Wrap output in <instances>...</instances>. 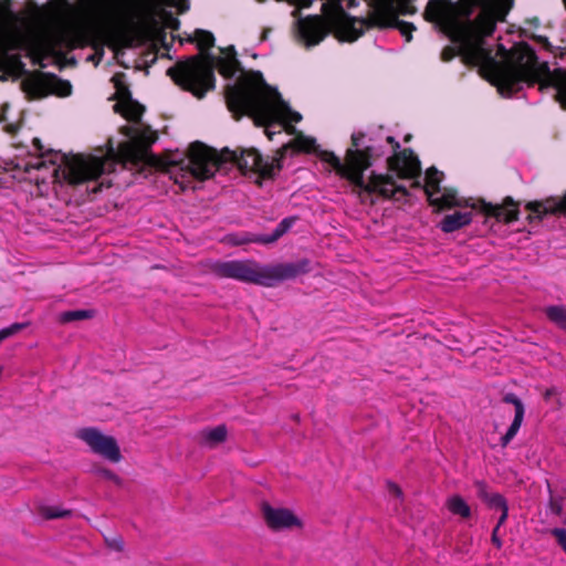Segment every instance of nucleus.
Listing matches in <instances>:
<instances>
[{"label": "nucleus", "instance_id": "nucleus-49", "mask_svg": "<svg viewBox=\"0 0 566 566\" xmlns=\"http://www.w3.org/2000/svg\"><path fill=\"white\" fill-rule=\"evenodd\" d=\"M221 52L224 54V56H235L237 57V51L233 45H229L224 49H221Z\"/></svg>", "mask_w": 566, "mask_h": 566}, {"label": "nucleus", "instance_id": "nucleus-18", "mask_svg": "<svg viewBox=\"0 0 566 566\" xmlns=\"http://www.w3.org/2000/svg\"><path fill=\"white\" fill-rule=\"evenodd\" d=\"M525 210L528 211L526 220L531 224L541 222L549 214H566V193L559 199L549 197L544 200L528 201Z\"/></svg>", "mask_w": 566, "mask_h": 566}, {"label": "nucleus", "instance_id": "nucleus-22", "mask_svg": "<svg viewBox=\"0 0 566 566\" xmlns=\"http://www.w3.org/2000/svg\"><path fill=\"white\" fill-rule=\"evenodd\" d=\"M290 149H293L296 153H317V145L314 138L307 137L298 132L294 139L282 145L276 150L275 160L282 163Z\"/></svg>", "mask_w": 566, "mask_h": 566}, {"label": "nucleus", "instance_id": "nucleus-40", "mask_svg": "<svg viewBox=\"0 0 566 566\" xmlns=\"http://www.w3.org/2000/svg\"><path fill=\"white\" fill-rule=\"evenodd\" d=\"M314 0H291V4L296 6V8L292 11V17L295 19L301 17V9H307L312 7Z\"/></svg>", "mask_w": 566, "mask_h": 566}, {"label": "nucleus", "instance_id": "nucleus-50", "mask_svg": "<svg viewBox=\"0 0 566 566\" xmlns=\"http://www.w3.org/2000/svg\"><path fill=\"white\" fill-rule=\"evenodd\" d=\"M557 394V390L556 388H548L545 390L543 397L546 401H548L553 396H555Z\"/></svg>", "mask_w": 566, "mask_h": 566}, {"label": "nucleus", "instance_id": "nucleus-57", "mask_svg": "<svg viewBox=\"0 0 566 566\" xmlns=\"http://www.w3.org/2000/svg\"><path fill=\"white\" fill-rule=\"evenodd\" d=\"M265 39H266V33L264 32L262 35V40H265Z\"/></svg>", "mask_w": 566, "mask_h": 566}, {"label": "nucleus", "instance_id": "nucleus-33", "mask_svg": "<svg viewBox=\"0 0 566 566\" xmlns=\"http://www.w3.org/2000/svg\"><path fill=\"white\" fill-rule=\"evenodd\" d=\"M93 315L94 312L90 310L66 311L60 314V322L66 324L75 321L90 319Z\"/></svg>", "mask_w": 566, "mask_h": 566}, {"label": "nucleus", "instance_id": "nucleus-34", "mask_svg": "<svg viewBox=\"0 0 566 566\" xmlns=\"http://www.w3.org/2000/svg\"><path fill=\"white\" fill-rule=\"evenodd\" d=\"M547 491H548V509L552 514L560 517L564 514V505L563 501H560V497H557L555 495V492L552 490V486L549 483H547Z\"/></svg>", "mask_w": 566, "mask_h": 566}, {"label": "nucleus", "instance_id": "nucleus-8", "mask_svg": "<svg viewBox=\"0 0 566 566\" xmlns=\"http://www.w3.org/2000/svg\"><path fill=\"white\" fill-rule=\"evenodd\" d=\"M429 205L438 212L455 207H471L479 209L486 217L495 218L507 224L517 221L520 217L518 202L512 197H505L502 205H493L483 199L478 205H471L468 200L459 198L455 189H444L442 196L438 198H431V193H429Z\"/></svg>", "mask_w": 566, "mask_h": 566}, {"label": "nucleus", "instance_id": "nucleus-4", "mask_svg": "<svg viewBox=\"0 0 566 566\" xmlns=\"http://www.w3.org/2000/svg\"><path fill=\"white\" fill-rule=\"evenodd\" d=\"M224 163L234 164L243 174H258L256 184L262 186L263 179H274L276 172L282 169L281 161L274 157H263L255 148H241L229 150L224 148L221 153L208 147L201 142H193L188 148V164L192 176L199 180L211 178Z\"/></svg>", "mask_w": 566, "mask_h": 566}, {"label": "nucleus", "instance_id": "nucleus-12", "mask_svg": "<svg viewBox=\"0 0 566 566\" xmlns=\"http://www.w3.org/2000/svg\"><path fill=\"white\" fill-rule=\"evenodd\" d=\"M23 91L31 99L44 98L51 94L67 97L72 94V85L53 73L36 72L22 83Z\"/></svg>", "mask_w": 566, "mask_h": 566}, {"label": "nucleus", "instance_id": "nucleus-32", "mask_svg": "<svg viewBox=\"0 0 566 566\" xmlns=\"http://www.w3.org/2000/svg\"><path fill=\"white\" fill-rule=\"evenodd\" d=\"M460 50L462 51V53H463L464 57H465L469 62H471V63H473V64H475V65H479V66L481 67V71L483 72L484 76H485V77H486V78H488V80H489V81H490L494 86H496V85L493 83V81L491 80V77H490L489 73H488V72H485V71L483 70L482 65H481L480 63H475L473 60H471L470 57H468V56H467L465 51H464V49H463V46H462L461 44H460V49L454 48V46H450V45L446 46V48L442 50V52H441V60H442L443 62H450V61H452V60H453V59H454V57L460 53Z\"/></svg>", "mask_w": 566, "mask_h": 566}, {"label": "nucleus", "instance_id": "nucleus-37", "mask_svg": "<svg viewBox=\"0 0 566 566\" xmlns=\"http://www.w3.org/2000/svg\"><path fill=\"white\" fill-rule=\"evenodd\" d=\"M395 12H397V18L399 15H413L417 12V8L412 0H398L397 4L395 3Z\"/></svg>", "mask_w": 566, "mask_h": 566}, {"label": "nucleus", "instance_id": "nucleus-41", "mask_svg": "<svg viewBox=\"0 0 566 566\" xmlns=\"http://www.w3.org/2000/svg\"><path fill=\"white\" fill-rule=\"evenodd\" d=\"M551 534L555 537L558 545L566 554V528H553Z\"/></svg>", "mask_w": 566, "mask_h": 566}, {"label": "nucleus", "instance_id": "nucleus-53", "mask_svg": "<svg viewBox=\"0 0 566 566\" xmlns=\"http://www.w3.org/2000/svg\"><path fill=\"white\" fill-rule=\"evenodd\" d=\"M411 187L412 188H422L423 189V186L421 185V182L419 180H415L412 184H411Z\"/></svg>", "mask_w": 566, "mask_h": 566}, {"label": "nucleus", "instance_id": "nucleus-5", "mask_svg": "<svg viewBox=\"0 0 566 566\" xmlns=\"http://www.w3.org/2000/svg\"><path fill=\"white\" fill-rule=\"evenodd\" d=\"M224 78H232L235 73L240 76L233 85L249 71H245L235 56H214L211 53L193 55L186 61H179L167 70V75L181 90L201 99L216 88L214 70ZM252 70H250L251 72Z\"/></svg>", "mask_w": 566, "mask_h": 566}, {"label": "nucleus", "instance_id": "nucleus-25", "mask_svg": "<svg viewBox=\"0 0 566 566\" xmlns=\"http://www.w3.org/2000/svg\"><path fill=\"white\" fill-rule=\"evenodd\" d=\"M113 109L115 113L120 114L128 122H134V123L139 122L145 112V107L142 104H139L137 101H135L134 98H132L125 103H123V102L116 103L113 106Z\"/></svg>", "mask_w": 566, "mask_h": 566}, {"label": "nucleus", "instance_id": "nucleus-30", "mask_svg": "<svg viewBox=\"0 0 566 566\" xmlns=\"http://www.w3.org/2000/svg\"><path fill=\"white\" fill-rule=\"evenodd\" d=\"M124 76L125 75L123 73H117L112 77V81L116 88V92H115L114 96L112 97V99H116L117 103H120V102L125 103L133 98L129 86L123 80Z\"/></svg>", "mask_w": 566, "mask_h": 566}, {"label": "nucleus", "instance_id": "nucleus-46", "mask_svg": "<svg viewBox=\"0 0 566 566\" xmlns=\"http://www.w3.org/2000/svg\"><path fill=\"white\" fill-rule=\"evenodd\" d=\"M9 63L14 69H23L24 64L21 62L20 57L17 55H13L9 59Z\"/></svg>", "mask_w": 566, "mask_h": 566}, {"label": "nucleus", "instance_id": "nucleus-3", "mask_svg": "<svg viewBox=\"0 0 566 566\" xmlns=\"http://www.w3.org/2000/svg\"><path fill=\"white\" fill-rule=\"evenodd\" d=\"M365 138L366 135L363 132L352 134V146L345 153L344 163L331 150H317V155L322 161L329 164L340 178L359 189V195L361 192L376 195L385 200H399L397 195L408 197L409 190L403 185L397 184L392 175L371 171L365 180L364 172L386 154L381 144L371 138L368 144H365Z\"/></svg>", "mask_w": 566, "mask_h": 566}, {"label": "nucleus", "instance_id": "nucleus-27", "mask_svg": "<svg viewBox=\"0 0 566 566\" xmlns=\"http://www.w3.org/2000/svg\"><path fill=\"white\" fill-rule=\"evenodd\" d=\"M200 434L202 442L213 448L227 439L228 430L224 424H219L212 429L202 430Z\"/></svg>", "mask_w": 566, "mask_h": 566}, {"label": "nucleus", "instance_id": "nucleus-13", "mask_svg": "<svg viewBox=\"0 0 566 566\" xmlns=\"http://www.w3.org/2000/svg\"><path fill=\"white\" fill-rule=\"evenodd\" d=\"M386 142L391 146L394 154L387 158V168L396 172L399 179H415L421 174L420 160L411 148L400 150V144L394 136Z\"/></svg>", "mask_w": 566, "mask_h": 566}, {"label": "nucleus", "instance_id": "nucleus-56", "mask_svg": "<svg viewBox=\"0 0 566 566\" xmlns=\"http://www.w3.org/2000/svg\"><path fill=\"white\" fill-rule=\"evenodd\" d=\"M410 138H411V137H410V135L406 136V137H405V142H409V140H410Z\"/></svg>", "mask_w": 566, "mask_h": 566}, {"label": "nucleus", "instance_id": "nucleus-48", "mask_svg": "<svg viewBox=\"0 0 566 566\" xmlns=\"http://www.w3.org/2000/svg\"><path fill=\"white\" fill-rule=\"evenodd\" d=\"M32 144L35 147V149L41 153L40 156L44 157L45 154L43 153V145H42L41 139L38 138V137H34L33 140H32Z\"/></svg>", "mask_w": 566, "mask_h": 566}, {"label": "nucleus", "instance_id": "nucleus-1", "mask_svg": "<svg viewBox=\"0 0 566 566\" xmlns=\"http://www.w3.org/2000/svg\"><path fill=\"white\" fill-rule=\"evenodd\" d=\"M450 0H429L423 18L440 24L442 32L453 42L461 44L468 57L480 63L496 85L501 95L511 97L522 90V84L554 87L555 99L566 109V70L557 67L551 71L547 62H539L534 49L526 42L515 43L510 50L497 45V61L493 50L485 46V38L496 28L494 18L481 12L474 21H460L450 15Z\"/></svg>", "mask_w": 566, "mask_h": 566}, {"label": "nucleus", "instance_id": "nucleus-11", "mask_svg": "<svg viewBox=\"0 0 566 566\" xmlns=\"http://www.w3.org/2000/svg\"><path fill=\"white\" fill-rule=\"evenodd\" d=\"M130 142L122 143L118 146L116 156L123 164L138 165L144 163L150 146L158 139L156 132L149 127L137 129L126 127Z\"/></svg>", "mask_w": 566, "mask_h": 566}, {"label": "nucleus", "instance_id": "nucleus-9", "mask_svg": "<svg viewBox=\"0 0 566 566\" xmlns=\"http://www.w3.org/2000/svg\"><path fill=\"white\" fill-rule=\"evenodd\" d=\"M115 163L108 158L73 156L65 157L63 176L70 185H81L88 180H96L105 172H109Z\"/></svg>", "mask_w": 566, "mask_h": 566}, {"label": "nucleus", "instance_id": "nucleus-29", "mask_svg": "<svg viewBox=\"0 0 566 566\" xmlns=\"http://www.w3.org/2000/svg\"><path fill=\"white\" fill-rule=\"evenodd\" d=\"M189 41L197 43V48L200 51L198 55H205L214 45L216 39L210 31L197 29L193 38H190Z\"/></svg>", "mask_w": 566, "mask_h": 566}, {"label": "nucleus", "instance_id": "nucleus-43", "mask_svg": "<svg viewBox=\"0 0 566 566\" xmlns=\"http://www.w3.org/2000/svg\"><path fill=\"white\" fill-rule=\"evenodd\" d=\"M501 511V516L499 517V521L495 525V527H497L500 530V527L506 522L507 520V516H509V505L505 504L504 506H502L501 509H499Z\"/></svg>", "mask_w": 566, "mask_h": 566}, {"label": "nucleus", "instance_id": "nucleus-16", "mask_svg": "<svg viewBox=\"0 0 566 566\" xmlns=\"http://www.w3.org/2000/svg\"><path fill=\"white\" fill-rule=\"evenodd\" d=\"M76 436L83 440L94 453H97L112 462H118L120 460V450L113 437L103 434L96 428L81 429Z\"/></svg>", "mask_w": 566, "mask_h": 566}, {"label": "nucleus", "instance_id": "nucleus-7", "mask_svg": "<svg viewBox=\"0 0 566 566\" xmlns=\"http://www.w3.org/2000/svg\"><path fill=\"white\" fill-rule=\"evenodd\" d=\"M61 41L69 51L91 46L94 54L87 60L98 64L104 56L106 44L130 48L134 36L133 28L128 22L116 20L71 28L61 35Z\"/></svg>", "mask_w": 566, "mask_h": 566}, {"label": "nucleus", "instance_id": "nucleus-17", "mask_svg": "<svg viewBox=\"0 0 566 566\" xmlns=\"http://www.w3.org/2000/svg\"><path fill=\"white\" fill-rule=\"evenodd\" d=\"M297 217H287L281 220L271 234H255L251 232L232 233L227 237L228 243L243 245L247 243L271 244L282 238L296 222Z\"/></svg>", "mask_w": 566, "mask_h": 566}, {"label": "nucleus", "instance_id": "nucleus-45", "mask_svg": "<svg viewBox=\"0 0 566 566\" xmlns=\"http://www.w3.org/2000/svg\"><path fill=\"white\" fill-rule=\"evenodd\" d=\"M497 533H499V528L494 527L493 532H492L491 541H492L493 545L496 546V548H501L502 547V541L499 537Z\"/></svg>", "mask_w": 566, "mask_h": 566}, {"label": "nucleus", "instance_id": "nucleus-26", "mask_svg": "<svg viewBox=\"0 0 566 566\" xmlns=\"http://www.w3.org/2000/svg\"><path fill=\"white\" fill-rule=\"evenodd\" d=\"M444 175L442 171L438 170L434 166L430 167L426 171L424 177V186L423 191L427 196V200L429 201V193H431V198L436 193H439L441 191V182Z\"/></svg>", "mask_w": 566, "mask_h": 566}, {"label": "nucleus", "instance_id": "nucleus-31", "mask_svg": "<svg viewBox=\"0 0 566 566\" xmlns=\"http://www.w3.org/2000/svg\"><path fill=\"white\" fill-rule=\"evenodd\" d=\"M447 507L452 514L459 515L463 518L471 516L470 506L460 495L451 496L447 502Z\"/></svg>", "mask_w": 566, "mask_h": 566}, {"label": "nucleus", "instance_id": "nucleus-21", "mask_svg": "<svg viewBox=\"0 0 566 566\" xmlns=\"http://www.w3.org/2000/svg\"><path fill=\"white\" fill-rule=\"evenodd\" d=\"M502 400L505 403L513 405L514 409H515L514 419H513L511 426L509 427L506 433L501 438V446L506 447L517 434V432L522 426V422L524 419V413H525V408H524L522 400L513 392L505 394L503 396Z\"/></svg>", "mask_w": 566, "mask_h": 566}, {"label": "nucleus", "instance_id": "nucleus-38", "mask_svg": "<svg viewBox=\"0 0 566 566\" xmlns=\"http://www.w3.org/2000/svg\"><path fill=\"white\" fill-rule=\"evenodd\" d=\"M481 0H459V12L467 18L465 21H471L470 15L473 13L474 8L480 4Z\"/></svg>", "mask_w": 566, "mask_h": 566}, {"label": "nucleus", "instance_id": "nucleus-19", "mask_svg": "<svg viewBox=\"0 0 566 566\" xmlns=\"http://www.w3.org/2000/svg\"><path fill=\"white\" fill-rule=\"evenodd\" d=\"M262 516L268 527L272 531H281L284 528H292L294 526H301V521L297 516L289 509L273 507L269 503L263 502L261 504Z\"/></svg>", "mask_w": 566, "mask_h": 566}, {"label": "nucleus", "instance_id": "nucleus-24", "mask_svg": "<svg viewBox=\"0 0 566 566\" xmlns=\"http://www.w3.org/2000/svg\"><path fill=\"white\" fill-rule=\"evenodd\" d=\"M476 495L478 497L485 503L490 509L499 510L505 504H507L505 497L497 493V492H491L483 481H476L474 483Z\"/></svg>", "mask_w": 566, "mask_h": 566}, {"label": "nucleus", "instance_id": "nucleus-35", "mask_svg": "<svg viewBox=\"0 0 566 566\" xmlns=\"http://www.w3.org/2000/svg\"><path fill=\"white\" fill-rule=\"evenodd\" d=\"M531 39L534 40L535 42H537L538 44H541L544 50H546L547 52L553 54L555 57H557V56L558 57H563L564 56L563 48L554 46L548 41V39L546 36L537 35V34H532Z\"/></svg>", "mask_w": 566, "mask_h": 566}, {"label": "nucleus", "instance_id": "nucleus-59", "mask_svg": "<svg viewBox=\"0 0 566 566\" xmlns=\"http://www.w3.org/2000/svg\"><path fill=\"white\" fill-rule=\"evenodd\" d=\"M563 2H564V6H565V9H566V0H563Z\"/></svg>", "mask_w": 566, "mask_h": 566}, {"label": "nucleus", "instance_id": "nucleus-51", "mask_svg": "<svg viewBox=\"0 0 566 566\" xmlns=\"http://www.w3.org/2000/svg\"><path fill=\"white\" fill-rule=\"evenodd\" d=\"M557 497H560V501L564 502L566 500V489H562L558 493H555Z\"/></svg>", "mask_w": 566, "mask_h": 566}, {"label": "nucleus", "instance_id": "nucleus-54", "mask_svg": "<svg viewBox=\"0 0 566 566\" xmlns=\"http://www.w3.org/2000/svg\"><path fill=\"white\" fill-rule=\"evenodd\" d=\"M101 187H102V184H101L98 187L93 188V190H92V191H93V192H97V191H99V190H101Z\"/></svg>", "mask_w": 566, "mask_h": 566}, {"label": "nucleus", "instance_id": "nucleus-15", "mask_svg": "<svg viewBox=\"0 0 566 566\" xmlns=\"http://www.w3.org/2000/svg\"><path fill=\"white\" fill-rule=\"evenodd\" d=\"M331 32V21L325 14H310L297 19L296 33L306 48L318 45Z\"/></svg>", "mask_w": 566, "mask_h": 566}, {"label": "nucleus", "instance_id": "nucleus-23", "mask_svg": "<svg viewBox=\"0 0 566 566\" xmlns=\"http://www.w3.org/2000/svg\"><path fill=\"white\" fill-rule=\"evenodd\" d=\"M473 213L471 211H455L446 214L440 222V229L444 233H452L472 222Z\"/></svg>", "mask_w": 566, "mask_h": 566}, {"label": "nucleus", "instance_id": "nucleus-2", "mask_svg": "<svg viewBox=\"0 0 566 566\" xmlns=\"http://www.w3.org/2000/svg\"><path fill=\"white\" fill-rule=\"evenodd\" d=\"M227 107L235 120L244 115L253 118L255 125L264 126L270 140L275 132L271 128L279 126V133L283 128L290 134L296 132L295 127L285 125V120L298 123L302 115L292 111L282 98L276 88L271 87L264 80L261 71H251L244 74L237 85L226 87Z\"/></svg>", "mask_w": 566, "mask_h": 566}, {"label": "nucleus", "instance_id": "nucleus-20", "mask_svg": "<svg viewBox=\"0 0 566 566\" xmlns=\"http://www.w3.org/2000/svg\"><path fill=\"white\" fill-rule=\"evenodd\" d=\"M502 400L505 403L513 405L514 409H515L514 419H513L511 426L509 427L506 433L501 438V446L506 447L517 434V432L522 426V422L524 419V413H525V408H524L522 400L513 392L505 394L503 396Z\"/></svg>", "mask_w": 566, "mask_h": 566}, {"label": "nucleus", "instance_id": "nucleus-10", "mask_svg": "<svg viewBox=\"0 0 566 566\" xmlns=\"http://www.w3.org/2000/svg\"><path fill=\"white\" fill-rule=\"evenodd\" d=\"M322 12L331 21V30L340 42H355L364 34L363 27H357L358 20L350 17L339 0H328L322 4Z\"/></svg>", "mask_w": 566, "mask_h": 566}, {"label": "nucleus", "instance_id": "nucleus-28", "mask_svg": "<svg viewBox=\"0 0 566 566\" xmlns=\"http://www.w3.org/2000/svg\"><path fill=\"white\" fill-rule=\"evenodd\" d=\"M547 319L557 328L566 333V306L551 305L544 308Z\"/></svg>", "mask_w": 566, "mask_h": 566}, {"label": "nucleus", "instance_id": "nucleus-47", "mask_svg": "<svg viewBox=\"0 0 566 566\" xmlns=\"http://www.w3.org/2000/svg\"><path fill=\"white\" fill-rule=\"evenodd\" d=\"M388 490H389V492H390L392 495H395V496H397V497L401 496V494H402L401 489H400L397 484L391 483V482H390V483H388Z\"/></svg>", "mask_w": 566, "mask_h": 566}, {"label": "nucleus", "instance_id": "nucleus-55", "mask_svg": "<svg viewBox=\"0 0 566 566\" xmlns=\"http://www.w3.org/2000/svg\"><path fill=\"white\" fill-rule=\"evenodd\" d=\"M70 63H71V64H73V65H76V60H75L74 57H72V59L70 60Z\"/></svg>", "mask_w": 566, "mask_h": 566}, {"label": "nucleus", "instance_id": "nucleus-36", "mask_svg": "<svg viewBox=\"0 0 566 566\" xmlns=\"http://www.w3.org/2000/svg\"><path fill=\"white\" fill-rule=\"evenodd\" d=\"M40 513L45 520L69 517L72 514L70 510H62L55 506H43Z\"/></svg>", "mask_w": 566, "mask_h": 566}, {"label": "nucleus", "instance_id": "nucleus-6", "mask_svg": "<svg viewBox=\"0 0 566 566\" xmlns=\"http://www.w3.org/2000/svg\"><path fill=\"white\" fill-rule=\"evenodd\" d=\"M310 271L311 262L307 259L265 265L255 260H231L218 261L211 266V272L220 279H232L265 287H272L277 282L295 279Z\"/></svg>", "mask_w": 566, "mask_h": 566}, {"label": "nucleus", "instance_id": "nucleus-42", "mask_svg": "<svg viewBox=\"0 0 566 566\" xmlns=\"http://www.w3.org/2000/svg\"><path fill=\"white\" fill-rule=\"evenodd\" d=\"M165 20H166L167 28H170L174 30H177L179 28V24H180L179 20L177 18H175L171 13L166 12Z\"/></svg>", "mask_w": 566, "mask_h": 566}, {"label": "nucleus", "instance_id": "nucleus-14", "mask_svg": "<svg viewBox=\"0 0 566 566\" xmlns=\"http://www.w3.org/2000/svg\"><path fill=\"white\" fill-rule=\"evenodd\" d=\"M368 20L370 27H376L378 29H398L407 42L412 40V32L416 30L413 23L402 21L397 18L394 0H378L374 6Z\"/></svg>", "mask_w": 566, "mask_h": 566}, {"label": "nucleus", "instance_id": "nucleus-52", "mask_svg": "<svg viewBox=\"0 0 566 566\" xmlns=\"http://www.w3.org/2000/svg\"><path fill=\"white\" fill-rule=\"evenodd\" d=\"M43 166H44V163L40 160L36 164L32 165L31 167L33 169L40 170Z\"/></svg>", "mask_w": 566, "mask_h": 566}, {"label": "nucleus", "instance_id": "nucleus-39", "mask_svg": "<svg viewBox=\"0 0 566 566\" xmlns=\"http://www.w3.org/2000/svg\"><path fill=\"white\" fill-rule=\"evenodd\" d=\"M95 472L103 479L109 480L117 485H122V479L117 474H115L112 470L98 467L95 469Z\"/></svg>", "mask_w": 566, "mask_h": 566}, {"label": "nucleus", "instance_id": "nucleus-44", "mask_svg": "<svg viewBox=\"0 0 566 566\" xmlns=\"http://www.w3.org/2000/svg\"><path fill=\"white\" fill-rule=\"evenodd\" d=\"M107 543H108V546H111L112 548H114L117 552H122L124 548V543H123L122 538H114L111 542L107 541Z\"/></svg>", "mask_w": 566, "mask_h": 566}, {"label": "nucleus", "instance_id": "nucleus-58", "mask_svg": "<svg viewBox=\"0 0 566 566\" xmlns=\"http://www.w3.org/2000/svg\"><path fill=\"white\" fill-rule=\"evenodd\" d=\"M563 52H564V55H565L566 54V48L565 49L563 48Z\"/></svg>", "mask_w": 566, "mask_h": 566}]
</instances>
